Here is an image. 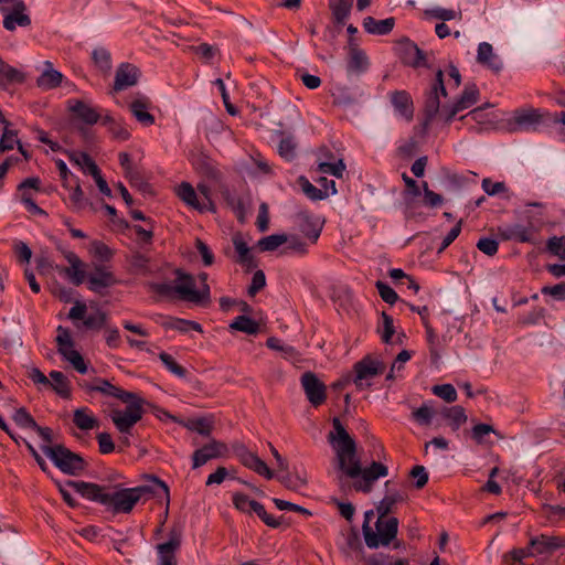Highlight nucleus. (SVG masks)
I'll use <instances>...</instances> for the list:
<instances>
[{"label": "nucleus", "instance_id": "338daca9", "mask_svg": "<svg viewBox=\"0 0 565 565\" xmlns=\"http://www.w3.org/2000/svg\"><path fill=\"white\" fill-rule=\"evenodd\" d=\"M375 286L381 298L385 302L394 305L398 300V295L396 294V291L393 288H391L386 282L377 280Z\"/></svg>", "mask_w": 565, "mask_h": 565}, {"label": "nucleus", "instance_id": "2f4dec72", "mask_svg": "<svg viewBox=\"0 0 565 565\" xmlns=\"http://www.w3.org/2000/svg\"><path fill=\"white\" fill-rule=\"evenodd\" d=\"M350 53L347 64V70L351 74H361L366 71L369 61L363 51L353 46L352 39L350 40Z\"/></svg>", "mask_w": 565, "mask_h": 565}, {"label": "nucleus", "instance_id": "de8ad7c7", "mask_svg": "<svg viewBox=\"0 0 565 565\" xmlns=\"http://www.w3.org/2000/svg\"><path fill=\"white\" fill-rule=\"evenodd\" d=\"M288 242V236L285 234H273L260 238L257 243L262 252H273L279 246Z\"/></svg>", "mask_w": 565, "mask_h": 565}, {"label": "nucleus", "instance_id": "49530a36", "mask_svg": "<svg viewBox=\"0 0 565 565\" xmlns=\"http://www.w3.org/2000/svg\"><path fill=\"white\" fill-rule=\"evenodd\" d=\"M281 139L278 143V153L287 161L292 160L297 154V142L292 136H284L280 134Z\"/></svg>", "mask_w": 565, "mask_h": 565}, {"label": "nucleus", "instance_id": "9d476101", "mask_svg": "<svg viewBox=\"0 0 565 565\" xmlns=\"http://www.w3.org/2000/svg\"><path fill=\"white\" fill-rule=\"evenodd\" d=\"M56 247L65 260L70 264V266L64 267L55 265V270L58 274L66 276L73 285H82L87 277L85 271V264L73 250L66 248L63 244L58 243Z\"/></svg>", "mask_w": 565, "mask_h": 565}, {"label": "nucleus", "instance_id": "8fccbe9b", "mask_svg": "<svg viewBox=\"0 0 565 565\" xmlns=\"http://www.w3.org/2000/svg\"><path fill=\"white\" fill-rule=\"evenodd\" d=\"M403 181L406 185V190L404 192V200L407 209L413 207V200L420 195L423 188L417 184V182L408 177L406 173L403 174Z\"/></svg>", "mask_w": 565, "mask_h": 565}, {"label": "nucleus", "instance_id": "c756f323", "mask_svg": "<svg viewBox=\"0 0 565 565\" xmlns=\"http://www.w3.org/2000/svg\"><path fill=\"white\" fill-rule=\"evenodd\" d=\"M25 79L22 71L7 64L0 57V87L8 88L9 86L21 84Z\"/></svg>", "mask_w": 565, "mask_h": 565}, {"label": "nucleus", "instance_id": "ddd939ff", "mask_svg": "<svg viewBox=\"0 0 565 565\" xmlns=\"http://www.w3.org/2000/svg\"><path fill=\"white\" fill-rule=\"evenodd\" d=\"M543 116L539 109H516L510 120L511 131H536L542 124Z\"/></svg>", "mask_w": 565, "mask_h": 565}, {"label": "nucleus", "instance_id": "774afa93", "mask_svg": "<svg viewBox=\"0 0 565 565\" xmlns=\"http://www.w3.org/2000/svg\"><path fill=\"white\" fill-rule=\"evenodd\" d=\"M477 248L488 256H494L498 253L499 243L492 237H481L477 242Z\"/></svg>", "mask_w": 565, "mask_h": 565}, {"label": "nucleus", "instance_id": "bf43d9fd", "mask_svg": "<svg viewBox=\"0 0 565 565\" xmlns=\"http://www.w3.org/2000/svg\"><path fill=\"white\" fill-rule=\"evenodd\" d=\"M198 195L201 200V212L211 211L215 212V205L211 198V189L204 183L198 184Z\"/></svg>", "mask_w": 565, "mask_h": 565}, {"label": "nucleus", "instance_id": "a878e982", "mask_svg": "<svg viewBox=\"0 0 565 565\" xmlns=\"http://www.w3.org/2000/svg\"><path fill=\"white\" fill-rule=\"evenodd\" d=\"M391 103L397 115L406 120L413 118L414 108L411 95L405 90H396L391 94Z\"/></svg>", "mask_w": 565, "mask_h": 565}, {"label": "nucleus", "instance_id": "58836bf2", "mask_svg": "<svg viewBox=\"0 0 565 565\" xmlns=\"http://www.w3.org/2000/svg\"><path fill=\"white\" fill-rule=\"evenodd\" d=\"M50 377L51 381L47 386H51L61 397L70 398L71 388L70 381L67 380V377L60 371L50 372Z\"/></svg>", "mask_w": 565, "mask_h": 565}, {"label": "nucleus", "instance_id": "39448f33", "mask_svg": "<svg viewBox=\"0 0 565 565\" xmlns=\"http://www.w3.org/2000/svg\"><path fill=\"white\" fill-rule=\"evenodd\" d=\"M125 409H113L109 417L121 435H130L134 426L142 418L145 399L134 393V398L122 401Z\"/></svg>", "mask_w": 565, "mask_h": 565}, {"label": "nucleus", "instance_id": "f03ea898", "mask_svg": "<svg viewBox=\"0 0 565 565\" xmlns=\"http://www.w3.org/2000/svg\"><path fill=\"white\" fill-rule=\"evenodd\" d=\"M151 486H139L135 488L108 487L103 505L115 513H129L136 503L146 494L153 493L164 495L169 500V488L162 480L152 477Z\"/></svg>", "mask_w": 565, "mask_h": 565}, {"label": "nucleus", "instance_id": "79ce46f5", "mask_svg": "<svg viewBox=\"0 0 565 565\" xmlns=\"http://www.w3.org/2000/svg\"><path fill=\"white\" fill-rule=\"evenodd\" d=\"M233 245L237 253V262L247 267H253L255 265L254 257L250 254L249 247L239 235L233 237Z\"/></svg>", "mask_w": 565, "mask_h": 565}, {"label": "nucleus", "instance_id": "69168bd1", "mask_svg": "<svg viewBox=\"0 0 565 565\" xmlns=\"http://www.w3.org/2000/svg\"><path fill=\"white\" fill-rule=\"evenodd\" d=\"M193 166L195 169L200 172H202L205 175H213L215 172L214 166L209 157L205 154H199L193 159Z\"/></svg>", "mask_w": 565, "mask_h": 565}, {"label": "nucleus", "instance_id": "6e6552de", "mask_svg": "<svg viewBox=\"0 0 565 565\" xmlns=\"http://www.w3.org/2000/svg\"><path fill=\"white\" fill-rule=\"evenodd\" d=\"M56 343L57 351L63 359L70 362L78 373L85 374L87 365L81 353L74 349V341L70 331L61 326L57 328Z\"/></svg>", "mask_w": 565, "mask_h": 565}, {"label": "nucleus", "instance_id": "9b49d317", "mask_svg": "<svg viewBox=\"0 0 565 565\" xmlns=\"http://www.w3.org/2000/svg\"><path fill=\"white\" fill-rule=\"evenodd\" d=\"M480 92L475 84H467L463 88L462 94L451 106H444L440 113V120L445 124H449L455 116L465 110L479 100Z\"/></svg>", "mask_w": 565, "mask_h": 565}, {"label": "nucleus", "instance_id": "864d4df0", "mask_svg": "<svg viewBox=\"0 0 565 565\" xmlns=\"http://www.w3.org/2000/svg\"><path fill=\"white\" fill-rule=\"evenodd\" d=\"M344 170L345 164L342 160H338L337 162H320L316 172L321 174H330L335 178H342Z\"/></svg>", "mask_w": 565, "mask_h": 565}, {"label": "nucleus", "instance_id": "7c9ffc66", "mask_svg": "<svg viewBox=\"0 0 565 565\" xmlns=\"http://www.w3.org/2000/svg\"><path fill=\"white\" fill-rule=\"evenodd\" d=\"M354 0H329V9L333 22L337 25H344L350 17Z\"/></svg>", "mask_w": 565, "mask_h": 565}, {"label": "nucleus", "instance_id": "f704fd0d", "mask_svg": "<svg viewBox=\"0 0 565 565\" xmlns=\"http://www.w3.org/2000/svg\"><path fill=\"white\" fill-rule=\"evenodd\" d=\"M46 68L43 71V73L39 76L36 83L38 86L43 89H52L57 87L63 78L62 73L52 68L51 62H45Z\"/></svg>", "mask_w": 565, "mask_h": 565}, {"label": "nucleus", "instance_id": "4be33fe9", "mask_svg": "<svg viewBox=\"0 0 565 565\" xmlns=\"http://www.w3.org/2000/svg\"><path fill=\"white\" fill-rule=\"evenodd\" d=\"M530 546L536 554H552L557 550L565 548V537L541 534L530 540Z\"/></svg>", "mask_w": 565, "mask_h": 565}, {"label": "nucleus", "instance_id": "a18cd8bd", "mask_svg": "<svg viewBox=\"0 0 565 565\" xmlns=\"http://www.w3.org/2000/svg\"><path fill=\"white\" fill-rule=\"evenodd\" d=\"M230 328L246 334H256L259 330L258 323L247 316L236 317L231 322Z\"/></svg>", "mask_w": 565, "mask_h": 565}, {"label": "nucleus", "instance_id": "4d7b16f0", "mask_svg": "<svg viewBox=\"0 0 565 565\" xmlns=\"http://www.w3.org/2000/svg\"><path fill=\"white\" fill-rule=\"evenodd\" d=\"M233 504L238 511H241L243 513H252V512H254L258 502L250 500L246 494L234 493L233 494Z\"/></svg>", "mask_w": 565, "mask_h": 565}, {"label": "nucleus", "instance_id": "473e14b6", "mask_svg": "<svg viewBox=\"0 0 565 565\" xmlns=\"http://www.w3.org/2000/svg\"><path fill=\"white\" fill-rule=\"evenodd\" d=\"M395 25L394 18H386L384 20H375L372 17L363 19V28L370 34L385 35L388 34Z\"/></svg>", "mask_w": 565, "mask_h": 565}, {"label": "nucleus", "instance_id": "f3484780", "mask_svg": "<svg viewBox=\"0 0 565 565\" xmlns=\"http://www.w3.org/2000/svg\"><path fill=\"white\" fill-rule=\"evenodd\" d=\"M492 107V104L486 103L482 106L470 110L468 114L462 116L461 119L473 121L476 126H472L471 129L476 132L493 129L499 118L494 113L487 111V109Z\"/></svg>", "mask_w": 565, "mask_h": 565}, {"label": "nucleus", "instance_id": "4468645a", "mask_svg": "<svg viewBox=\"0 0 565 565\" xmlns=\"http://www.w3.org/2000/svg\"><path fill=\"white\" fill-rule=\"evenodd\" d=\"M79 386L86 393L98 392L105 396H111L120 401H129L130 398H134V393L117 387L108 380L102 377H96L92 382L83 381L79 383Z\"/></svg>", "mask_w": 565, "mask_h": 565}, {"label": "nucleus", "instance_id": "5fc2aeb1", "mask_svg": "<svg viewBox=\"0 0 565 565\" xmlns=\"http://www.w3.org/2000/svg\"><path fill=\"white\" fill-rule=\"evenodd\" d=\"M282 473L277 476V479L290 490H299L306 484V479L298 475H292L288 470H281Z\"/></svg>", "mask_w": 565, "mask_h": 565}, {"label": "nucleus", "instance_id": "72a5a7b5", "mask_svg": "<svg viewBox=\"0 0 565 565\" xmlns=\"http://www.w3.org/2000/svg\"><path fill=\"white\" fill-rule=\"evenodd\" d=\"M390 481L385 482V487L387 490L386 495L380 501V503L376 507V510L374 511L375 514H379L383 518H391L388 513L392 511L393 507L397 502H402L404 500V495L399 493L398 491L391 492L390 491Z\"/></svg>", "mask_w": 565, "mask_h": 565}, {"label": "nucleus", "instance_id": "37998d69", "mask_svg": "<svg viewBox=\"0 0 565 565\" xmlns=\"http://www.w3.org/2000/svg\"><path fill=\"white\" fill-rule=\"evenodd\" d=\"M504 236L508 239H513L520 243H527L533 239V230L532 227L515 224L507 228Z\"/></svg>", "mask_w": 565, "mask_h": 565}, {"label": "nucleus", "instance_id": "680f3d73", "mask_svg": "<svg viewBox=\"0 0 565 565\" xmlns=\"http://www.w3.org/2000/svg\"><path fill=\"white\" fill-rule=\"evenodd\" d=\"M435 415L431 406L423 404L419 408L413 412V418L420 425H429Z\"/></svg>", "mask_w": 565, "mask_h": 565}, {"label": "nucleus", "instance_id": "c9c22d12", "mask_svg": "<svg viewBox=\"0 0 565 565\" xmlns=\"http://www.w3.org/2000/svg\"><path fill=\"white\" fill-rule=\"evenodd\" d=\"M73 422L81 430H90L98 427V420L87 407L76 408L74 411Z\"/></svg>", "mask_w": 565, "mask_h": 565}, {"label": "nucleus", "instance_id": "393cba45", "mask_svg": "<svg viewBox=\"0 0 565 565\" xmlns=\"http://www.w3.org/2000/svg\"><path fill=\"white\" fill-rule=\"evenodd\" d=\"M477 62L494 73H499L503 68L501 58L488 42H481L478 45Z\"/></svg>", "mask_w": 565, "mask_h": 565}, {"label": "nucleus", "instance_id": "20e7f679", "mask_svg": "<svg viewBox=\"0 0 565 565\" xmlns=\"http://www.w3.org/2000/svg\"><path fill=\"white\" fill-rule=\"evenodd\" d=\"M42 451L64 473L70 476L79 475L86 467L85 460L77 454L62 445L41 446Z\"/></svg>", "mask_w": 565, "mask_h": 565}, {"label": "nucleus", "instance_id": "0eeeda50", "mask_svg": "<svg viewBox=\"0 0 565 565\" xmlns=\"http://www.w3.org/2000/svg\"><path fill=\"white\" fill-rule=\"evenodd\" d=\"M177 295L180 299L193 302L202 303L210 299V287L209 285L201 286L199 289L195 288V279L193 276L184 274L181 270H177Z\"/></svg>", "mask_w": 565, "mask_h": 565}, {"label": "nucleus", "instance_id": "aec40b11", "mask_svg": "<svg viewBox=\"0 0 565 565\" xmlns=\"http://www.w3.org/2000/svg\"><path fill=\"white\" fill-rule=\"evenodd\" d=\"M26 7L23 0L9 3V11L3 14V28L8 31H14L17 26H29L31 24L30 17L25 13Z\"/></svg>", "mask_w": 565, "mask_h": 565}, {"label": "nucleus", "instance_id": "4c0bfd02", "mask_svg": "<svg viewBox=\"0 0 565 565\" xmlns=\"http://www.w3.org/2000/svg\"><path fill=\"white\" fill-rule=\"evenodd\" d=\"M178 196L189 206L201 212V200L198 191L189 183L182 182L178 188Z\"/></svg>", "mask_w": 565, "mask_h": 565}, {"label": "nucleus", "instance_id": "423d86ee", "mask_svg": "<svg viewBox=\"0 0 565 565\" xmlns=\"http://www.w3.org/2000/svg\"><path fill=\"white\" fill-rule=\"evenodd\" d=\"M446 97L447 92L444 84V73L441 70H438L436 73V78L431 84L429 90L425 95L424 102V113L425 120L424 126L427 127L431 124V121L436 118L440 119V113L443 107H440V97Z\"/></svg>", "mask_w": 565, "mask_h": 565}, {"label": "nucleus", "instance_id": "09e8293b", "mask_svg": "<svg viewBox=\"0 0 565 565\" xmlns=\"http://www.w3.org/2000/svg\"><path fill=\"white\" fill-rule=\"evenodd\" d=\"M163 326L166 328L174 329L180 332H188L190 330L202 332V327L200 323L180 318H169V320L166 321Z\"/></svg>", "mask_w": 565, "mask_h": 565}, {"label": "nucleus", "instance_id": "0e129e2a", "mask_svg": "<svg viewBox=\"0 0 565 565\" xmlns=\"http://www.w3.org/2000/svg\"><path fill=\"white\" fill-rule=\"evenodd\" d=\"M547 249L562 260H565V237L553 236L547 241Z\"/></svg>", "mask_w": 565, "mask_h": 565}, {"label": "nucleus", "instance_id": "b1692460", "mask_svg": "<svg viewBox=\"0 0 565 565\" xmlns=\"http://www.w3.org/2000/svg\"><path fill=\"white\" fill-rule=\"evenodd\" d=\"M67 486L73 488L77 493L87 500L95 501L100 504H103L108 489V487H102L96 483L85 481H68Z\"/></svg>", "mask_w": 565, "mask_h": 565}, {"label": "nucleus", "instance_id": "dca6fc26", "mask_svg": "<svg viewBox=\"0 0 565 565\" xmlns=\"http://www.w3.org/2000/svg\"><path fill=\"white\" fill-rule=\"evenodd\" d=\"M301 386L308 401L313 406L321 405L327 398V388L323 382L313 372H305L300 379Z\"/></svg>", "mask_w": 565, "mask_h": 565}, {"label": "nucleus", "instance_id": "7ed1b4c3", "mask_svg": "<svg viewBox=\"0 0 565 565\" xmlns=\"http://www.w3.org/2000/svg\"><path fill=\"white\" fill-rule=\"evenodd\" d=\"M397 531L398 520L396 518H383L375 514L373 510L364 513L362 532L369 548L388 546L392 542H394V548H398L401 543L395 541Z\"/></svg>", "mask_w": 565, "mask_h": 565}, {"label": "nucleus", "instance_id": "052dcab7", "mask_svg": "<svg viewBox=\"0 0 565 565\" xmlns=\"http://www.w3.org/2000/svg\"><path fill=\"white\" fill-rule=\"evenodd\" d=\"M433 393L448 403L455 402L458 397L457 391L451 384L435 385Z\"/></svg>", "mask_w": 565, "mask_h": 565}, {"label": "nucleus", "instance_id": "1a4fd4ad", "mask_svg": "<svg viewBox=\"0 0 565 565\" xmlns=\"http://www.w3.org/2000/svg\"><path fill=\"white\" fill-rule=\"evenodd\" d=\"M56 343L57 351L63 359L70 362L78 373L85 374L87 365L81 353L74 349V341L70 331L61 326L57 328Z\"/></svg>", "mask_w": 565, "mask_h": 565}, {"label": "nucleus", "instance_id": "6e6d98bb", "mask_svg": "<svg viewBox=\"0 0 565 565\" xmlns=\"http://www.w3.org/2000/svg\"><path fill=\"white\" fill-rule=\"evenodd\" d=\"M381 317L382 326L377 328V332L380 333L381 339L384 343H390L393 334L395 333L393 318L384 311L382 312Z\"/></svg>", "mask_w": 565, "mask_h": 565}, {"label": "nucleus", "instance_id": "f257e3e1", "mask_svg": "<svg viewBox=\"0 0 565 565\" xmlns=\"http://www.w3.org/2000/svg\"><path fill=\"white\" fill-rule=\"evenodd\" d=\"M332 426L328 441L334 450L338 468L354 480L353 487L356 491L370 492L379 478L387 476V467L373 461L370 467L363 469L356 455L355 440L348 434L339 418H333Z\"/></svg>", "mask_w": 565, "mask_h": 565}, {"label": "nucleus", "instance_id": "c03bdc74", "mask_svg": "<svg viewBox=\"0 0 565 565\" xmlns=\"http://www.w3.org/2000/svg\"><path fill=\"white\" fill-rule=\"evenodd\" d=\"M67 190L70 191V201L74 211H81L89 204L84 195L78 179L74 181V184L71 183V188Z\"/></svg>", "mask_w": 565, "mask_h": 565}, {"label": "nucleus", "instance_id": "6ab92c4d", "mask_svg": "<svg viewBox=\"0 0 565 565\" xmlns=\"http://www.w3.org/2000/svg\"><path fill=\"white\" fill-rule=\"evenodd\" d=\"M226 452L227 446L224 443L212 439L193 452V468L196 469L205 465L209 460L224 457Z\"/></svg>", "mask_w": 565, "mask_h": 565}, {"label": "nucleus", "instance_id": "603ef678", "mask_svg": "<svg viewBox=\"0 0 565 565\" xmlns=\"http://www.w3.org/2000/svg\"><path fill=\"white\" fill-rule=\"evenodd\" d=\"M333 102L335 105L347 108L356 104L358 97L349 88L340 87L333 93Z\"/></svg>", "mask_w": 565, "mask_h": 565}, {"label": "nucleus", "instance_id": "412c9836", "mask_svg": "<svg viewBox=\"0 0 565 565\" xmlns=\"http://www.w3.org/2000/svg\"><path fill=\"white\" fill-rule=\"evenodd\" d=\"M139 70L129 63H121L115 74L113 90L121 92L138 83Z\"/></svg>", "mask_w": 565, "mask_h": 565}, {"label": "nucleus", "instance_id": "2eb2a0df", "mask_svg": "<svg viewBox=\"0 0 565 565\" xmlns=\"http://www.w3.org/2000/svg\"><path fill=\"white\" fill-rule=\"evenodd\" d=\"M182 542V530L173 527L169 532V540L157 545L158 565H177L175 553Z\"/></svg>", "mask_w": 565, "mask_h": 565}, {"label": "nucleus", "instance_id": "cd10ccee", "mask_svg": "<svg viewBox=\"0 0 565 565\" xmlns=\"http://www.w3.org/2000/svg\"><path fill=\"white\" fill-rule=\"evenodd\" d=\"M0 152H4L8 150H11L14 148V146H18L19 151L21 154L28 159V152L23 149V146L21 145L20 140L18 139V134L15 130L10 129V122L6 119V122L1 124L0 128Z\"/></svg>", "mask_w": 565, "mask_h": 565}, {"label": "nucleus", "instance_id": "f8f14e48", "mask_svg": "<svg viewBox=\"0 0 565 565\" xmlns=\"http://www.w3.org/2000/svg\"><path fill=\"white\" fill-rule=\"evenodd\" d=\"M383 370L384 366L380 361L366 356L354 365L355 376L353 382L360 390L370 387L372 380L381 374Z\"/></svg>", "mask_w": 565, "mask_h": 565}, {"label": "nucleus", "instance_id": "bb28decb", "mask_svg": "<svg viewBox=\"0 0 565 565\" xmlns=\"http://www.w3.org/2000/svg\"><path fill=\"white\" fill-rule=\"evenodd\" d=\"M149 99L145 96H139L130 103L129 110L141 125L151 126L154 124V117L149 113Z\"/></svg>", "mask_w": 565, "mask_h": 565}, {"label": "nucleus", "instance_id": "c85d7f7f", "mask_svg": "<svg viewBox=\"0 0 565 565\" xmlns=\"http://www.w3.org/2000/svg\"><path fill=\"white\" fill-rule=\"evenodd\" d=\"M299 228L311 243H316L322 231V222L318 217L301 213L299 215Z\"/></svg>", "mask_w": 565, "mask_h": 565}, {"label": "nucleus", "instance_id": "e433bc0d", "mask_svg": "<svg viewBox=\"0 0 565 565\" xmlns=\"http://www.w3.org/2000/svg\"><path fill=\"white\" fill-rule=\"evenodd\" d=\"M70 109L84 122L88 125H94L98 121L100 118L99 114L96 111L95 108L84 104L81 100H75L71 106Z\"/></svg>", "mask_w": 565, "mask_h": 565}, {"label": "nucleus", "instance_id": "13d9d810", "mask_svg": "<svg viewBox=\"0 0 565 565\" xmlns=\"http://www.w3.org/2000/svg\"><path fill=\"white\" fill-rule=\"evenodd\" d=\"M93 61L104 72L111 68L110 53L104 47H97L92 53Z\"/></svg>", "mask_w": 565, "mask_h": 565}, {"label": "nucleus", "instance_id": "e2e57ef3", "mask_svg": "<svg viewBox=\"0 0 565 565\" xmlns=\"http://www.w3.org/2000/svg\"><path fill=\"white\" fill-rule=\"evenodd\" d=\"M13 420L15 424L22 428H30L36 427V423L34 418L30 415V413L24 408L21 407L15 411L13 414Z\"/></svg>", "mask_w": 565, "mask_h": 565}, {"label": "nucleus", "instance_id": "a211bd4d", "mask_svg": "<svg viewBox=\"0 0 565 565\" xmlns=\"http://www.w3.org/2000/svg\"><path fill=\"white\" fill-rule=\"evenodd\" d=\"M86 278L88 289L96 294H103L104 290L118 284L114 273L104 265L95 266L94 270Z\"/></svg>", "mask_w": 565, "mask_h": 565}, {"label": "nucleus", "instance_id": "5701e85b", "mask_svg": "<svg viewBox=\"0 0 565 565\" xmlns=\"http://www.w3.org/2000/svg\"><path fill=\"white\" fill-rule=\"evenodd\" d=\"M237 455L241 462L248 469L265 477L266 479H271L274 477V473L268 466L256 454L249 451L244 446H241L237 449Z\"/></svg>", "mask_w": 565, "mask_h": 565}, {"label": "nucleus", "instance_id": "a19ab883", "mask_svg": "<svg viewBox=\"0 0 565 565\" xmlns=\"http://www.w3.org/2000/svg\"><path fill=\"white\" fill-rule=\"evenodd\" d=\"M443 416L449 420V425L452 430H458L462 424L467 422V415L463 407L456 405L451 407H445Z\"/></svg>", "mask_w": 565, "mask_h": 565}, {"label": "nucleus", "instance_id": "ea45409f", "mask_svg": "<svg viewBox=\"0 0 565 565\" xmlns=\"http://www.w3.org/2000/svg\"><path fill=\"white\" fill-rule=\"evenodd\" d=\"M404 60L405 63L419 67L426 65V58L424 52L413 42H407L404 46Z\"/></svg>", "mask_w": 565, "mask_h": 565}, {"label": "nucleus", "instance_id": "3c124183", "mask_svg": "<svg viewBox=\"0 0 565 565\" xmlns=\"http://www.w3.org/2000/svg\"><path fill=\"white\" fill-rule=\"evenodd\" d=\"M68 159L72 163L79 167L85 173H93L94 168H98L94 160L85 152H71Z\"/></svg>", "mask_w": 565, "mask_h": 565}]
</instances>
